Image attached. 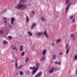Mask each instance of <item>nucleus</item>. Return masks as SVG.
Here are the masks:
<instances>
[{"label":"nucleus","instance_id":"30","mask_svg":"<svg viewBox=\"0 0 77 77\" xmlns=\"http://www.w3.org/2000/svg\"><path fill=\"white\" fill-rule=\"evenodd\" d=\"M8 27H9L10 28V29H12V26H11V24H9V25H8Z\"/></svg>","mask_w":77,"mask_h":77},{"label":"nucleus","instance_id":"31","mask_svg":"<svg viewBox=\"0 0 77 77\" xmlns=\"http://www.w3.org/2000/svg\"><path fill=\"white\" fill-rule=\"evenodd\" d=\"M69 44H66V49H67V48H68V46Z\"/></svg>","mask_w":77,"mask_h":77},{"label":"nucleus","instance_id":"1","mask_svg":"<svg viewBox=\"0 0 77 77\" xmlns=\"http://www.w3.org/2000/svg\"><path fill=\"white\" fill-rule=\"evenodd\" d=\"M40 65V64L39 63L37 62L35 63V66H36V67H35V68L32 71V74L34 75L35 74L36 72L38 71V70L39 68V67Z\"/></svg>","mask_w":77,"mask_h":77},{"label":"nucleus","instance_id":"18","mask_svg":"<svg viewBox=\"0 0 77 77\" xmlns=\"http://www.w3.org/2000/svg\"><path fill=\"white\" fill-rule=\"evenodd\" d=\"M3 43L4 44H8V42L4 40L3 42Z\"/></svg>","mask_w":77,"mask_h":77},{"label":"nucleus","instance_id":"13","mask_svg":"<svg viewBox=\"0 0 77 77\" xmlns=\"http://www.w3.org/2000/svg\"><path fill=\"white\" fill-rule=\"evenodd\" d=\"M26 21L27 23L29 22V17H28V16H26Z\"/></svg>","mask_w":77,"mask_h":77},{"label":"nucleus","instance_id":"7","mask_svg":"<svg viewBox=\"0 0 77 77\" xmlns=\"http://www.w3.org/2000/svg\"><path fill=\"white\" fill-rule=\"evenodd\" d=\"M47 52V50L46 49H45L43 51L42 54L43 56H45L46 54V52Z\"/></svg>","mask_w":77,"mask_h":77},{"label":"nucleus","instance_id":"46","mask_svg":"<svg viewBox=\"0 0 77 77\" xmlns=\"http://www.w3.org/2000/svg\"><path fill=\"white\" fill-rule=\"evenodd\" d=\"M52 45H53V46L54 45V43H52Z\"/></svg>","mask_w":77,"mask_h":77},{"label":"nucleus","instance_id":"29","mask_svg":"<svg viewBox=\"0 0 77 77\" xmlns=\"http://www.w3.org/2000/svg\"><path fill=\"white\" fill-rule=\"evenodd\" d=\"M56 42L57 43H58V42H60V39H58L57 40Z\"/></svg>","mask_w":77,"mask_h":77},{"label":"nucleus","instance_id":"15","mask_svg":"<svg viewBox=\"0 0 77 77\" xmlns=\"http://www.w3.org/2000/svg\"><path fill=\"white\" fill-rule=\"evenodd\" d=\"M28 34H29V36H32V33L30 31H28Z\"/></svg>","mask_w":77,"mask_h":77},{"label":"nucleus","instance_id":"8","mask_svg":"<svg viewBox=\"0 0 77 77\" xmlns=\"http://www.w3.org/2000/svg\"><path fill=\"white\" fill-rule=\"evenodd\" d=\"M15 67L17 68L18 67V63H17V59H15Z\"/></svg>","mask_w":77,"mask_h":77},{"label":"nucleus","instance_id":"38","mask_svg":"<svg viewBox=\"0 0 77 77\" xmlns=\"http://www.w3.org/2000/svg\"><path fill=\"white\" fill-rule=\"evenodd\" d=\"M72 20H73V23H75V18H74Z\"/></svg>","mask_w":77,"mask_h":77},{"label":"nucleus","instance_id":"36","mask_svg":"<svg viewBox=\"0 0 77 77\" xmlns=\"http://www.w3.org/2000/svg\"><path fill=\"white\" fill-rule=\"evenodd\" d=\"M20 75H21V74H23V72L22 71L20 72Z\"/></svg>","mask_w":77,"mask_h":77},{"label":"nucleus","instance_id":"9","mask_svg":"<svg viewBox=\"0 0 77 77\" xmlns=\"http://www.w3.org/2000/svg\"><path fill=\"white\" fill-rule=\"evenodd\" d=\"M70 4H69L68 6H67V8H66V13L68 12V9H69V7H70Z\"/></svg>","mask_w":77,"mask_h":77},{"label":"nucleus","instance_id":"39","mask_svg":"<svg viewBox=\"0 0 77 77\" xmlns=\"http://www.w3.org/2000/svg\"><path fill=\"white\" fill-rule=\"evenodd\" d=\"M15 49H17V47H14L13 48V50H14Z\"/></svg>","mask_w":77,"mask_h":77},{"label":"nucleus","instance_id":"16","mask_svg":"<svg viewBox=\"0 0 77 77\" xmlns=\"http://www.w3.org/2000/svg\"><path fill=\"white\" fill-rule=\"evenodd\" d=\"M56 58V55H54L53 56V60H55Z\"/></svg>","mask_w":77,"mask_h":77},{"label":"nucleus","instance_id":"2","mask_svg":"<svg viewBox=\"0 0 77 77\" xmlns=\"http://www.w3.org/2000/svg\"><path fill=\"white\" fill-rule=\"evenodd\" d=\"M19 2V4L17 5L16 8L18 9H21V3H26L27 2V0H20Z\"/></svg>","mask_w":77,"mask_h":77},{"label":"nucleus","instance_id":"12","mask_svg":"<svg viewBox=\"0 0 77 77\" xmlns=\"http://www.w3.org/2000/svg\"><path fill=\"white\" fill-rule=\"evenodd\" d=\"M44 34L45 35L47 38H48V35H47V32L45 31L44 32Z\"/></svg>","mask_w":77,"mask_h":77},{"label":"nucleus","instance_id":"34","mask_svg":"<svg viewBox=\"0 0 77 77\" xmlns=\"http://www.w3.org/2000/svg\"><path fill=\"white\" fill-rule=\"evenodd\" d=\"M7 20V18H6L5 17H4L3 18V21H4V20Z\"/></svg>","mask_w":77,"mask_h":77},{"label":"nucleus","instance_id":"26","mask_svg":"<svg viewBox=\"0 0 77 77\" xmlns=\"http://www.w3.org/2000/svg\"><path fill=\"white\" fill-rule=\"evenodd\" d=\"M30 71L29 70H28L27 71V75H29L30 74Z\"/></svg>","mask_w":77,"mask_h":77},{"label":"nucleus","instance_id":"35","mask_svg":"<svg viewBox=\"0 0 77 77\" xmlns=\"http://www.w3.org/2000/svg\"><path fill=\"white\" fill-rule=\"evenodd\" d=\"M11 63H12V62H15V60H11Z\"/></svg>","mask_w":77,"mask_h":77},{"label":"nucleus","instance_id":"37","mask_svg":"<svg viewBox=\"0 0 77 77\" xmlns=\"http://www.w3.org/2000/svg\"><path fill=\"white\" fill-rule=\"evenodd\" d=\"M32 14H33V15H34L35 14V12L33 11H32Z\"/></svg>","mask_w":77,"mask_h":77},{"label":"nucleus","instance_id":"32","mask_svg":"<svg viewBox=\"0 0 77 77\" xmlns=\"http://www.w3.org/2000/svg\"><path fill=\"white\" fill-rule=\"evenodd\" d=\"M21 66H22V65H20L18 67V69H20Z\"/></svg>","mask_w":77,"mask_h":77},{"label":"nucleus","instance_id":"6","mask_svg":"<svg viewBox=\"0 0 77 77\" xmlns=\"http://www.w3.org/2000/svg\"><path fill=\"white\" fill-rule=\"evenodd\" d=\"M14 20H15V18L14 17H12L11 20V24L12 25H14Z\"/></svg>","mask_w":77,"mask_h":77},{"label":"nucleus","instance_id":"24","mask_svg":"<svg viewBox=\"0 0 77 77\" xmlns=\"http://www.w3.org/2000/svg\"><path fill=\"white\" fill-rule=\"evenodd\" d=\"M28 60H29V58H28V57H27L26 59V61H25L26 63H27V62H28Z\"/></svg>","mask_w":77,"mask_h":77},{"label":"nucleus","instance_id":"19","mask_svg":"<svg viewBox=\"0 0 77 77\" xmlns=\"http://www.w3.org/2000/svg\"><path fill=\"white\" fill-rule=\"evenodd\" d=\"M55 64H58V65H61V63L60 62H59L58 63H57V62H55Z\"/></svg>","mask_w":77,"mask_h":77},{"label":"nucleus","instance_id":"48","mask_svg":"<svg viewBox=\"0 0 77 77\" xmlns=\"http://www.w3.org/2000/svg\"><path fill=\"white\" fill-rule=\"evenodd\" d=\"M18 72H16V75H18Z\"/></svg>","mask_w":77,"mask_h":77},{"label":"nucleus","instance_id":"20","mask_svg":"<svg viewBox=\"0 0 77 77\" xmlns=\"http://www.w3.org/2000/svg\"><path fill=\"white\" fill-rule=\"evenodd\" d=\"M24 54H25V53H24V52H22L21 54V57L23 56H24Z\"/></svg>","mask_w":77,"mask_h":77},{"label":"nucleus","instance_id":"42","mask_svg":"<svg viewBox=\"0 0 77 77\" xmlns=\"http://www.w3.org/2000/svg\"><path fill=\"white\" fill-rule=\"evenodd\" d=\"M60 55H62L63 54L62 53V52H60L59 54Z\"/></svg>","mask_w":77,"mask_h":77},{"label":"nucleus","instance_id":"3","mask_svg":"<svg viewBox=\"0 0 77 77\" xmlns=\"http://www.w3.org/2000/svg\"><path fill=\"white\" fill-rule=\"evenodd\" d=\"M26 8H27V6L25 4H21V10H24V9H26Z\"/></svg>","mask_w":77,"mask_h":77},{"label":"nucleus","instance_id":"43","mask_svg":"<svg viewBox=\"0 0 77 77\" xmlns=\"http://www.w3.org/2000/svg\"><path fill=\"white\" fill-rule=\"evenodd\" d=\"M4 23H7V21L5 20L4 21Z\"/></svg>","mask_w":77,"mask_h":77},{"label":"nucleus","instance_id":"28","mask_svg":"<svg viewBox=\"0 0 77 77\" xmlns=\"http://www.w3.org/2000/svg\"><path fill=\"white\" fill-rule=\"evenodd\" d=\"M4 32V31L0 30V34H2Z\"/></svg>","mask_w":77,"mask_h":77},{"label":"nucleus","instance_id":"5","mask_svg":"<svg viewBox=\"0 0 77 77\" xmlns=\"http://www.w3.org/2000/svg\"><path fill=\"white\" fill-rule=\"evenodd\" d=\"M54 68L52 67L51 70H49V73H52L54 71Z\"/></svg>","mask_w":77,"mask_h":77},{"label":"nucleus","instance_id":"14","mask_svg":"<svg viewBox=\"0 0 77 77\" xmlns=\"http://www.w3.org/2000/svg\"><path fill=\"white\" fill-rule=\"evenodd\" d=\"M45 59V57H44L43 58H41L40 60V62H41V61H43Z\"/></svg>","mask_w":77,"mask_h":77},{"label":"nucleus","instance_id":"45","mask_svg":"<svg viewBox=\"0 0 77 77\" xmlns=\"http://www.w3.org/2000/svg\"><path fill=\"white\" fill-rule=\"evenodd\" d=\"M18 51V49L16 48V52H17V51Z\"/></svg>","mask_w":77,"mask_h":77},{"label":"nucleus","instance_id":"23","mask_svg":"<svg viewBox=\"0 0 77 77\" xmlns=\"http://www.w3.org/2000/svg\"><path fill=\"white\" fill-rule=\"evenodd\" d=\"M74 60H77V54L75 55V56Z\"/></svg>","mask_w":77,"mask_h":77},{"label":"nucleus","instance_id":"4","mask_svg":"<svg viewBox=\"0 0 77 77\" xmlns=\"http://www.w3.org/2000/svg\"><path fill=\"white\" fill-rule=\"evenodd\" d=\"M36 26V23H33L31 26V29H33V27H35Z\"/></svg>","mask_w":77,"mask_h":77},{"label":"nucleus","instance_id":"25","mask_svg":"<svg viewBox=\"0 0 77 77\" xmlns=\"http://www.w3.org/2000/svg\"><path fill=\"white\" fill-rule=\"evenodd\" d=\"M41 20H42V21H45V19L44 18H43L42 17H41Z\"/></svg>","mask_w":77,"mask_h":77},{"label":"nucleus","instance_id":"49","mask_svg":"<svg viewBox=\"0 0 77 77\" xmlns=\"http://www.w3.org/2000/svg\"><path fill=\"white\" fill-rule=\"evenodd\" d=\"M73 40H75V38L74 37L73 38Z\"/></svg>","mask_w":77,"mask_h":77},{"label":"nucleus","instance_id":"50","mask_svg":"<svg viewBox=\"0 0 77 77\" xmlns=\"http://www.w3.org/2000/svg\"><path fill=\"white\" fill-rule=\"evenodd\" d=\"M69 73H71V70H70L69 71Z\"/></svg>","mask_w":77,"mask_h":77},{"label":"nucleus","instance_id":"44","mask_svg":"<svg viewBox=\"0 0 77 77\" xmlns=\"http://www.w3.org/2000/svg\"><path fill=\"white\" fill-rule=\"evenodd\" d=\"M6 9H5V10L4 11V13L5 12H6Z\"/></svg>","mask_w":77,"mask_h":77},{"label":"nucleus","instance_id":"17","mask_svg":"<svg viewBox=\"0 0 77 77\" xmlns=\"http://www.w3.org/2000/svg\"><path fill=\"white\" fill-rule=\"evenodd\" d=\"M35 66H33V67H29V69H35Z\"/></svg>","mask_w":77,"mask_h":77},{"label":"nucleus","instance_id":"11","mask_svg":"<svg viewBox=\"0 0 77 77\" xmlns=\"http://www.w3.org/2000/svg\"><path fill=\"white\" fill-rule=\"evenodd\" d=\"M20 50L21 51H23V46L22 45H21L20 46Z\"/></svg>","mask_w":77,"mask_h":77},{"label":"nucleus","instance_id":"41","mask_svg":"<svg viewBox=\"0 0 77 77\" xmlns=\"http://www.w3.org/2000/svg\"><path fill=\"white\" fill-rule=\"evenodd\" d=\"M71 37H72V38H74V34H72L71 35Z\"/></svg>","mask_w":77,"mask_h":77},{"label":"nucleus","instance_id":"21","mask_svg":"<svg viewBox=\"0 0 77 77\" xmlns=\"http://www.w3.org/2000/svg\"><path fill=\"white\" fill-rule=\"evenodd\" d=\"M69 0H66V4H69Z\"/></svg>","mask_w":77,"mask_h":77},{"label":"nucleus","instance_id":"47","mask_svg":"<svg viewBox=\"0 0 77 77\" xmlns=\"http://www.w3.org/2000/svg\"><path fill=\"white\" fill-rule=\"evenodd\" d=\"M13 47H14V46H11V48H13Z\"/></svg>","mask_w":77,"mask_h":77},{"label":"nucleus","instance_id":"40","mask_svg":"<svg viewBox=\"0 0 77 77\" xmlns=\"http://www.w3.org/2000/svg\"><path fill=\"white\" fill-rule=\"evenodd\" d=\"M73 18V16L72 15L71 16V17H70V20H71L72 18Z\"/></svg>","mask_w":77,"mask_h":77},{"label":"nucleus","instance_id":"22","mask_svg":"<svg viewBox=\"0 0 77 77\" xmlns=\"http://www.w3.org/2000/svg\"><path fill=\"white\" fill-rule=\"evenodd\" d=\"M69 48H68L66 51V54H67L68 53H69Z\"/></svg>","mask_w":77,"mask_h":77},{"label":"nucleus","instance_id":"27","mask_svg":"<svg viewBox=\"0 0 77 77\" xmlns=\"http://www.w3.org/2000/svg\"><path fill=\"white\" fill-rule=\"evenodd\" d=\"M42 35V32H40L38 33V35L41 36Z\"/></svg>","mask_w":77,"mask_h":77},{"label":"nucleus","instance_id":"33","mask_svg":"<svg viewBox=\"0 0 77 77\" xmlns=\"http://www.w3.org/2000/svg\"><path fill=\"white\" fill-rule=\"evenodd\" d=\"M12 36H8V38L9 39H12Z\"/></svg>","mask_w":77,"mask_h":77},{"label":"nucleus","instance_id":"10","mask_svg":"<svg viewBox=\"0 0 77 77\" xmlns=\"http://www.w3.org/2000/svg\"><path fill=\"white\" fill-rule=\"evenodd\" d=\"M70 4H69L68 6H67V8H66V13L68 12V9H69V7H70Z\"/></svg>","mask_w":77,"mask_h":77},{"label":"nucleus","instance_id":"51","mask_svg":"<svg viewBox=\"0 0 77 77\" xmlns=\"http://www.w3.org/2000/svg\"><path fill=\"white\" fill-rule=\"evenodd\" d=\"M72 56V55H70V57H71Z\"/></svg>","mask_w":77,"mask_h":77}]
</instances>
